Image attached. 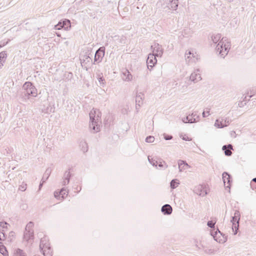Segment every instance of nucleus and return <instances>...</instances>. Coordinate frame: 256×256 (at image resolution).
Instances as JSON below:
<instances>
[{"label": "nucleus", "mask_w": 256, "mask_h": 256, "mask_svg": "<svg viewBox=\"0 0 256 256\" xmlns=\"http://www.w3.org/2000/svg\"><path fill=\"white\" fill-rule=\"evenodd\" d=\"M34 223L32 222H29L26 226L25 230L29 231V230H32V228L34 226Z\"/></svg>", "instance_id": "2f4dec72"}, {"label": "nucleus", "mask_w": 256, "mask_h": 256, "mask_svg": "<svg viewBox=\"0 0 256 256\" xmlns=\"http://www.w3.org/2000/svg\"><path fill=\"white\" fill-rule=\"evenodd\" d=\"M8 223L6 222H0V226L3 228H7Z\"/></svg>", "instance_id": "a18cd8bd"}, {"label": "nucleus", "mask_w": 256, "mask_h": 256, "mask_svg": "<svg viewBox=\"0 0 256 256\" xmlns=\"http://www.w3.org/2000/svg\"><path fill=\"white\" fill-rule=\"evenodd\" d=\"M6 239L5 234L3 232L0 231V240H4Z\"/></svg>", "instance_id": "a19ab883"}, {"label": "nucleus", "mask_w": 256, "mask_h": 256, "mask_svg": "<svg viewBox=\"0 0 256 256\" xmlns=\"http://www.w3.org/2000/svg\"><path fill=\"white\" fill-rule=\"evenodd\" d=\"M14 256H26V254L22 250L18 248L15 250Z\"/></svg>", "instance_id": "5701e85b"}, {"label": "nucleus", "mask_w": 256, "mask_h": 256, "mask_svg": "<svg viewBox=\"0 0 256 256\" xmlns=\"http://www.w3.org/2000/svg\"><path fill=\"white\" fill-rule=\"evenodd\" d=\"M54 108H50V112H54Z\"/></svg>", "instance_id": "e2e57ef3"}, {"label": "nucleus", "mask_w": 256, "mask_h": 256, "mask_svg": "<svg viewBox=\"0 0 256 256\" xmlns=\"http://www.w3.org/2000/svg\"><path fill=\"white\" fill-rule=\"evenodd\" d=\"M64 191H65L64 188H62L60 192H55L54 193V197L57 198H60L61 196L60 194H62Z\"/></svg>", "instance_id": "f704fd0d"}, {"label": "nucleus", "mask_w": 256, "mask_h": 256, "mask_svg": "<svg viewBox=\"0 0 256 256\" xmlns=\"http://www.w3.org/2000/svg\"><path fill=\"white\" fill-rule=\"evenodd\" d=\"M148 160L152 166H158V160H154L152 158H150V156H148Z\"/></svg>", "instance_id": "72a5a7b5"}, {"label": "nucleus", "mask_w": 256, "mask_h": 256, "mask_svg": "<svg viewBox=\"0 0 256 256\" xmlns=\"http://www.w3.org/2000/svg\"><path fill=\"white\" fill-rule=\"evenodd\" d=\"M246 96L244 97V100H246Z\"/></svg>", "instance_id": "338daca9"}, {"label": "nucleus", "mask_w": 256, "mask_h": 256, "mask_svg": "<svg viewBox=\"0 0 256 256\" xmlns=\"http://www.w3.org/2000/svg\"><path fill=\"white\" fill-rule=\"evenodd\" d=\"M61 24H62V22H59L58 23V24H57L56 25V26H54L55 28H56V30H60V29H61V28H62V27H60V25H61Z\"/></svg>", "instance_id": "8fccbe9b"}, {"label": "nucleus", "mask_w": 256, "mask_h": 256, "mask_svg": "<svg viewBox=\"0 0 256 256\" xmlns=\"http://www.w3.org/2000/svg\"><path fill=\"white\" fill-rule=\"evenodd\" d=\"M180 184L179 180L177 179L172 180L170 182V186L171 188L174 189Z\"/></svg>", "instance_id": "6ab92c4d"}, {"label": "nucleus", "mask_w": 256, "mask_h": 256, "mask_svg": "<svg viewBox=\"0 0 256 256\" xmlns=\"http://www.w3.org/2000/svg\"><path fill=\"white\" fill-rule=\"evenodd\" d=\"M158 166L161 168H167L168 166V164L165 162L163 160H160L158 161Z\"/></svg>", "instance_id": "c756f323"}, {"label": "nucleus", "mask_w": 256, "mask_h": 256, "mask_svg": "<svg viewBox=\"0 0 256 256\" xmlns=\"http://www.w3.org/2000/svg\"><path fill=\"white\" fill-rule=\"evenodd\" d=\"M0 252L4 256H8V252L6 248V247L4 246H0Z\"/></svg>", "instance_id": "bb28decb"}, {"label": "nucleus", "mask_w": 256, "mask_h": 256, "mask_svg": "<svg viewBox=\"0 0 256 256\" xmlns=\"http://www.w3.org/2000/svg\"><path fill=\"white\" fill-rule=\"evenodd\" d=\"M172 206L168 204L164 205L161 208V211L164 214H172Z\"/></svg>", "instance_id": "f8f14e48"}, {"label": "nucleus", "mask_w": 256, "mask_h": 256, "mask_svg": "<svg viewBox=\"0 0 256 256\" xmlns=\"http://www.w3.org/2000/svg\"><path fill=\"white\" fill-rule=\"evenodd\" d=\"M170 8L176 10L178 6V0H170Z\"/></svg>", "instance_id": "412c9836"}, {"label": "nucleus", "mask_w": 256, "mask_h": 256, "mask_svg": "<svg viewBox=\"0 0 256 256\" xmlns=\"http://www.w3.org/2000/svg\"><path fill=\"white\" fill-rule=\"evenodd\" d=\"M204 252L206 254H212V250H204Z\"/></svg>", "instance_id": "5fc2aeb1"}, {"label": "nucleus", "mask_w": 256, "mask_h": 256, "mask_svg": "<svg viewBox=\"0 0 256 256\" xmlns=\"http://www.w3.org/2000/svg\"><path fill=\"white\" fill-rule=\"evenodd\" d=\"M246 104V102H244V101L240 102L238 105V106L240 108L243 107L245 104Z\"/></svg>", "instance_id": "3c124183"}, {"label": "nucleus", "mask_w": 256, "mask_h": 256, "mask_svg": "<svg viewBox=\"0 0 256 256\" xmlns=\"http://www.w3.org/2000/svg\"><path fill=\"white\" fill-rule=\"evenodd\" d=\"M34 230H25L24 235V238L26 241H28L31 239L34 238Z\"/></svg>", "instance_id": "2eb2a0df"}, {"label": "nucleus", "mask_w": 256, "mask_h": 256, "mask_svg": "<svg viewBox=\"0 0 256 256\" xmlns=\"http://www.w3.org/2000/svg\"><path fill=\"white\" fill-rule=\"evenodd\" d=\"M221 34H218L216 35H212V40L214 44L218 43L216 46V50L217 52H218L219 54L223 58L226 56L229 50L230 49V43L226 41V38H222L221 40Z\"/></svg>", "instance_id": "f257e3e1"}, {"label": "nucleus", "mask_w": 256, "mask_h": 256, "mask_svg": "<svg viewBox=\"0 0 256 256\" xmlns=\"http://www.w3.org/2000/svg\"><path fill=\"white\" fill-rule=\"evenodd\" d=\"M40 248L44 256H52V251L48 243L46 242V238L41 239Z\"/></svg>", "instance_id": "7ed1b4c3"}, {"label": "nucleus", "mask_w": 256, "mask_h": 256, "mask_svg": "<svg viewBox=\"0 0 256 256\" xmlns=\"http://www.w3.org/2000/svg\"><path fill=\"white\" fill-rule=\"evenodd\" d=\"M156 56L154 54H150L146 60V64L148 68L151 70L152 67L156 64L157 60Z\"/></svg>", "instance_id": "423d86ee"}, {"label": "nucleus", "mask_w": 256, "mask_h": 256, "mask_svg": "<svg viewBox=\"0 0 256 256\" xmlns=\"http://www.w3.org/2000/svg\"><path fill=\"white\" fill-rule=\"evenodd\" d=\"M32 86L33 84L31 82H26L24 84L22 88L26 90V93L28 90Z\"/></svg>", "instance_id": "393cba45"}, {"label": "nucleus", "mask_w": 256, "mask_h": 256, "mask_svg": "<svg viewBox=\"0 0 256 256\" xmlns=\"http://www.w3.org/2000/svg\"><path fill=\"white\" fill-rule=\"evenodd\" d=\"M19 190L22 191V192H24L26 190V184H21L20 187H19Z\"/></svg>", "instance_id": "4c0bfd02"}, {"label": "nucleus", "mask_w": 256, "mask_h": 256, "mask_svg": "<svg viewBox=\"0 0 256 256\" xmlns=\"http://www.w3.org/2000/svg\"><path fill=\"white\" fill-rule=\"evenodd\" d=\"M151 49L152 50L153 54L156 56L162 57L163 52L164 49L162 46L158 43L155 42L153 45L151 46Z\"/></svg>", "instance_id": "39448f33"}, {"label": "nucleus", "mask_w": 256, "mask_h": 256, "mask_svg": "<svg viewBox=\"0 0 256 256\" xmlns=\"http://www.w3.org/2000/svg\"><path fill=\"white\" fill-rule=\"evenodd\" d=\"M100 117L101 112L98 110L93 108L90 112V128L94 133L100 130V126L98 123L100 121Z\"/></svg>", "instance_id": "f03ea898"}, {"label": "nucleus", "mask_w": 256, "mask_h": 256, "mask_svg": "<svg viewBox=\"0 0 256 256\" xmlns=\"http://www.w3.org/2000/svg\"><path fill=\"white\" fill-rule=\"evenodd\" d=\"M80 60L82 66H84L88 64H90V62H92V60L89 56V54H87L86 53V54L80 56Z\"/></svg>", "instance_id": "9d476101"}, {"label": "nucleus", "mask_w": 256, "mask_h": 256, "mask_svg": "<svg viewBox=\"0 0 256 256\" xmlns=\"http://www.w3.org/2000/svg\"><path fill=\"white\" fill-rule=\"evenodd\" d=\"M68 194V191L66 190V189L65 188V191H64L62 194H60L61 197L62 199H64L65 198V196H67Z\"/></svg>", "instance_id": "79ce46f5"}, {"label": "nucleus", "mask_w": 256, "mask_h": 256, "mask_svg": "<svg viewBox=\"0 0 256 256\" xmlns=\"http://www.w3.org/2000/svg\"><path fill=\"white\" fill-rule=\"evenodd\" d=\"M178 169L180 172H182L188 168H190L186 161L179 160L178 162Z\"/></svg>", "instance_id": "ddd939ff"}, {"label": "nucleus", "mask_w": 256, "mask_h": 256, "mask_svg": "<svg viewBox=\"0 0 256 256\" xmlns=\"http://www.w3.org/2000/svg\"><path fill=\"white\" fill-rule=\"evenodd\" d=\"M218 233H220V234H222V233L220 232L218 230Z\"/></svg>", "instance_id": "774afa93"}, {"label": "nucleus", "mask_w": 256, "mask_h": 256, "mask_svg": "<svg viewBox=\"0 0 256 256\" xmlns=\"http://www.w3.org/2000/svg\"><path fill=\"white\" fill-rule=\"evenodd\" d=\"M191 116L190 115L187 116L186 117V120L188 121V122L189 123H194V122H196L198 121V120H196V118H193L192 116V118H190Z\"/></svg>", "instance_id": "c85d7f7f"}, {"label": "nucleus", "mask_w": 256, "mask_h": 256, "mask_svg": "<svg viewBox=\"0 0 256 256\" xmlns=\"http://www.w3.org/2000/svg\"><path fill=\"white\" fill-rule=\"evenodd\" d=\"M192 54L191 52H190V51H189L188 53L186 52L185 54L186 59L188 58H190V56H188V54L190 55Z\"/></svg>", "instance_id": "6e6d98bb"}, {"label": "nucleus", "mask_w": 256, "mask_h": 256, "mask_svg": "<svg viewBox=\"0 0 256 256\" xmlns=\"http://www.w3.org/2000/svg\"><path fill=\"white\" fill-rule=\"evenodd\" d=\"M240 219L234 217V216H232V220H230V222L232 223V224L235 223V222H240Z\"/></svg>", "instance_id": "58836bf2"}, {"label": "nucleus", "mask_w": 256, "mask_h": 256, "mask_svg": "<svg viewBox=\"0 0 256 256\" xmlns=\"http://www.w3.org/2000/svg\"><path fill=\"white\" fill-rule=\"evenodd\" d=\"M222 150L224 151L226 156H230L232 154L231 150H232V144L224 145L222 148Z\"/></svg>", "instance_id": "4468645a"}, {"label": "nucleus", "mask_w": 256, "mask_h": 256, "mask_svg": "<svg viewBox=\"0 0 256 256\" xmlns=\"http://www.w3.org/2000/svg\"><path fill=\"white\" fill-rule=\"evenodd\" d=\"M210 114V110L204 111L202 112V116L206 118Z\"/></svg>", "instance_id": "49530a36"}, {"label": "nucleus", "mask_w": 256, "mask_h": 256, "mask_svg": "<svg viewBox=\"0 0 256 256\" xmlns=\"http://www.w3.org/2000/svg\"><path fill=\"white\" fill-rule=\"evenodd\" d=\"M51 172H52V170L51 168H48L44 176H43V177L42 178H44V180H46V181L48 179V177L50 176V174H51Z\"/></svg>", "instance_id": "a878e982"}, {"label": "nucleus", "mask_w": 256, "mask_h": 256, "mask_svg": "<svg viewBox=\"0 0 256 256\" xmlns=\"http://www.w3.org/2000/svg\"><path fill=\"white\" fill-rule=\"evenodd\" d=\"M216 222H213L212 220H210L208 222L207 225L208 227L210 228H213L214 227V224Z\"/></svg>", "instance_id": "ea45409f"}, {"label": "nucleus", "mask_w": 256, "mask_h": 256, "mask_svg": "<svg viewBox=\"0 0 256 256\" xmlns=\"http://www.w3.org/2000/svg\"><path fill=\"white\" fill-rule=\"evenodd\" d=\"M182 122H184V123H186V122H188V121L186 120V118H184L182 119Z\"/></svg>", "instance_id": "052dcab7"}, {"label": "nucleus", "mask_w": 256, "mask_h": 256, "mask_svg": "<svg viewBox=\"0 0 256 256\" xmlns=\"http://www.w3.org/2000/svg\"><path fill=\"white\" fill-rule=\"evenodd\" d=\"M252 182H256V178H254L252 180Z\"/></svg>", "instance_id": "0e129e2a"}, {"label": "nucleus", "mask_w": 256, "mask_h": 256, "mask_svg": "<svg viewBox=\"0 0 256 256\" xmlns=\"http://www.w3.org/2000/svg\"><path fill=\"white\" fill-rule=\"evenodd\" d=\"M172 136L170 135L164 134V138L166 140H170L172 139Z\"/></svg>", "instance_id": "de8ad7c7"}, {"label": "nucleus", "mask_w": 256, "mask_h": 256, "mask_svg": "<svg viewBox=\"0 0 256 256\" xmlns=\"http://www.w3.org/2000/svg\"><path fill=\"white\" fill-rule=\"evenodd\" d=\"M122 78L124 80L130 82L132 80V75L127 69H125L122 72Z\"/></svg>", "instance_id": "1a4fd4ad"}, {"label": "nucleus", "mask_w": 256, "mask_h": 256, "mask_svg": "<svg viewBox=\"0 0 256 256\" xmlns=\"http://www.w3.org/2000/svg\"><path fill=\"white\" fill-rule=\"evenodd\" d=\"M222 180L224 184H226V183L227 182L228 185L226 186V187L230 188V183L232 182L230 175L227 172H224L222 174Z\"/></svg>", "instance_id": "9b49d317"}, {"label": "nucleus", "mask_w": 256, "mask_h": 256, "mask_svg": "<svg viewBox=\"0 0 256 256\" xmlns=\"http://www.w3.org/2000/svg\"><path fill=\"white\" fill-rule=\"evenodd\" d=\"M190 80L194 83H196L200 80H202V77L200 73V70H197L192 72L190 76Z\"/></svg>", "instance_id": "0eeeda50"}, {"label": "nucleus", "mask_w": 256, "mask_h": 256, "mask_svg": "<svg viewBox=\"0 0 256 256\" xmlns=\"http://www.w3.org/2000/svg\"><path fill=\"white\" fill-rule=\"evenodd\" d=\"M24 94L26 96L28 95V96L31 95L33 96H37V90L36 88L33 85L32 86H31L28 90Z\"/></svg>", "instance_id": "f3484780"}, {"label": "nucleus", "mask_w": 256, "mask_h": 256, "mask_svg": "<svg viewBox=\"0 0 256 256\" xmlns=\"http://www.w3.org/2000/svg\"><path fill=\"white\" fill-rule=\"evenodd\" d=\"M104 47H100L96 52L93 64H95L96 62H101L103 57L104 56Z\"/></svg>", "instance_id": "20e7f679"}, {"label": "nucleus", "mask_w": 256, "mask_h": 256, "mask_svg": "<svg viewBox=\"0 0 256 256\" xmlns=\"http://www.w3.org/2000/svg\"><path fill=\"white\" fill-rule=\"evenodd\" d=\"M140 107H138V106L136 104V112H138V109Z\"/></svg>", "instance_id": "bf43d9fd"}, {"label": "nucleus", "mask_w": 256, "mask_h": 256, "mask_svg": "<svg viewBox=\"0 0 256 256\" xmlns=\"http://www.w3.org/2000/svg\"><path fill=\"white\" fill-rule=\"evenodd\" d=\"M194 192L200 196H204L207 194L206 190L204 188L202 185H198L194 188Z\"/></svg>", "instance_id": "6e6552de"}, {"label": "nucleus", "mask_w": 256, "mask_h": 256, "mask_svg": "<svg viewBox=\"0 0 256 256\" xmlns=\"http://www.w3.org/2000/svg\"><path fill=\"white\" fill-rule=\"evenodd\" d=\"M63 181L62 182V186H66L67 184H68V183L70 182L68 180H67L64 178H63Z\"/></svg>", "instance_id": "603ef678"}, {"label": "nucleus", "mask_w": 256, "mask_h": 256, "mask_svg": "<svg viewBox=\"0 0 256 256\" xmlns=\"http://www.w3.org/2000/svg\"><path fill=\"white\" fill-rule=\"evenodd\" d=\"M45 182H46V180H44V178H42L41 182H40V185H39V190H40V188L42 186L44 183Z\"/></svg>", "instance_id": "09e8293b"}, {"label": "nucleus", "mask_w": 256, "mask_h": 256, "mask_svg": "<svg viewBox=\"0 0 256 256\" xmlns=\"http://www.w3.org/2000/svg\"><path fill=\"white\" fill-rule=\"evenodd\" d=\"M154 138L153 136H147L146 138V142H147L151 143L154 142Z\"/></svg>", "instance_id": "c9c22d12"}, {"label": "nucleus", "mask_w": 256, "mask_h": 256, "mask_svg": "<svg viewBox=\"0 0 256 256\" xmlns=\"http://www.w3.org/2000/svg\"><path fill=\"white\" fill-rule=\"evenodd\" d=\"M239 227V224L238 222H235L233 224H232V230L233 232H234V234L236 235L237 232L238 230Z\"/></svg>", "instance_id": "cd10ccee"}, {"label": "nucleus", "mask_w": 256, "mask_h": 256, "mask_svg": "<svg viewBox=\"0 0 256 256\" xmlns=\"http://www.w3.org/2000/svg\"><path fill=\"white\" fill-rule=\"evenodd\" d=\"M217 234H218V232H215L214 234H212V235L214 236V238H215Z\"/></svg>", "instance_id": "680f3d73"}, {"label": "nucleus", "mask_w": 256, "mask_h": 256, "mask_svg": "<svg viewBox=\"0 0 256 256\" xmlns=\"http://www.w3.org/2000/svg\"><path fill=\"white\" fill-rule=\"evenodd\" d=\"M224 119L222 118V120L220 121L218 119L216 120L214 126L219 128H222L224 127V124H223Z\"/></svg>", "instance_id": "aec40b11"}, {"label": "nucleus", "mask_w": 256, "mask_h": 256, "mask_svg": "<svg viewBox=\"0 0 256 256\" xmlns=\"http://www.w3.org/2000/svg\"><path fill=\"white\" fill-rule=\"evenodd\" d=\"M124 40V38H122L120 39V42H122V40Z\"/></svg>", "instance_id": "69168bd1"}, {"label": "nucleus", "mask_w": 256, "mask_h": 256, "mask_svg": "<svg viewBox=\"0 0 256 256\" xmlns=\"http://www.w3.org/2000/svg\"><path fill=\"white\" fill-rule=\"evenodd\" d=\"M10 40H8L6 42H4L2 43V44H1L0 45V48H2V46H6V44H7Z\"/></svg>", "instance_id": "13d9d810"}, {"label": "nucleus", "mask_w": 256, "mask_h": 256, "mask_svg": "<svg viewBox=\"0 0 256 256\" xmlns=\"http://www.w3.org/2000/svg\"><path fill=\"white\" fill-rule=\"evenodd\" d=\"M98 78V82H99L100 86H104V84H105V80L103 78V76L99 75Z\"/></svg>", "instance_id": "473e14b6"}, {"label": "nucleus", "mask_w": 256, "mask_h": 256, "mask_svg": "<svg viewBox=\"0 0 256 256\" xmlns=\"http://www.w3.org/2000/svg\"><path fill=\"white\" fill-rule=\"evenodd\" d=\"M182 140H188V141H190L191 140V138H189L188 136H184L182 138Z\"/></svg>", "instance_id": "4d7b16f0"}, {"label": "nucleus", "mask_w": 256, "mask_h": 256, "mask_svg": "<svg viewBox=\"0 0 256 256\" xmlns=\"http://www.w3.org/2000/svg\"><path fill=\"white\" fill-rule=\"evenodd\" d=\"M14 234V232H10L9 234V236L8 238V240L10 242H12V238Z\"/></svg>", "instance_id": "c03bdc74"}, {"label": "nucleus", "mask_w": 256, "mask_h": 256, "mask_svg": "<svg viewBox=\"0 0 256 256\" xmlns=\"http://www.w3.org/2000/svg\"><path fill=\"white\" fill-rule=\"evenodd\" d=\"M80 146L82 147V150L84 152L88 151V148L86 142L84 141H82L80 143Z\"/></svg>", "instance_id": "b1692460"}, {"label": "nucleus", "mask_w": 256, "mask_h": 256, "mask_svg": "<svg viewBox=\"0 0 256 256\" xmlns=\"http://www.w3.org/2000/svg\"><path fill=\"white\" fill-rule=\"evenodd\" d=\"M144 94L140 92L137 94L136 98V104L138 106V107H140L141 105L143 103Z\"/></svg>", "instance_id": "dca6fc26"}, {"label": "nucleus", "mask_w": 256, "mask_h": 256, "mask_svg": "<svg viewBox=\"0 0 256 256\" xmlns=\"http://www.w3.org/2000/svg\"><path fill=\"white\" fill-rule=\"evenodd\" d=\"M191 116L193 117V118H196V120H199V116L197 115L195 113H192L191 115H190Z\"/></svg>", "instance_id": "864d4df0"}, {"label": "nucleus", "mask_w": 256, "mask_h": 256, "mask_svg": "<svg viewBox=\"0 0 256 256\" xmlns=\"http://www.w3.org/2000/svg\"><path fill=\"white\" fill-rule=\"evenodd\" d=\"M224 127L227 126L230 122H232L228 118H226L224 119Z\"/></svg>", "instance_id": "e433bc0d"}, {"label": "nucleus", "mask_w": 256, "mask_h": 256, "mask_svg": "<svg viewBox=\"0 0 256 256\" xmlns=\"http://www.w3.org/2000/svg\"><path fill=\"white\" fill-rule=\"evenodd\" d=\"M70 177H71V174L70 172V170L66 171L64 174L63 178H64L67 180H68L70 182Z\"/></svg>", "instance_id": "7c9ffc66"}, {"label": "nucleus", "mask_w": 256, "mask_h": 256, "mask_svg": "<svg viewBox=\"0 0 256 256\" xmlns=\"http://www.w3.org/2000/svg\"><path fill=\"white\" fill-rule=\"evenodd\" d=\"M70 26V20H65L62 22V24L60 25V27H63L65 29H68V28Z\"/></svg>", "instance_id": "4be33fe9"}, {"label": "nucleus", "mask_w": 256, "mask_h": 256, "mask_svg": "<svg viewBox=\"0 0 256 256\" xmlns=\"http://www.w3.org/2000/svg\"><path fill=\"white\" fill-rule=\"evenodd\" d=\"M6 57V54L5 52H2L0 53V68L3 66Z\"/></svg>", "instance_id": "a211bd4d"}, {"label": "nucleus", "mask_w": 256, "mask_h": 256, "mask_svg": "<svg viewBox=\"0 0 256 256\" xmlns=\"http://www.w3.org/2000/svg\"><path fill=\"white\" fill-rule=\"evenodd\" d=\"M234 216V217L237 218L240 220V212L238 210H235Z\"/></svg>", "instance_id": "37998d69"}]
</instances>
